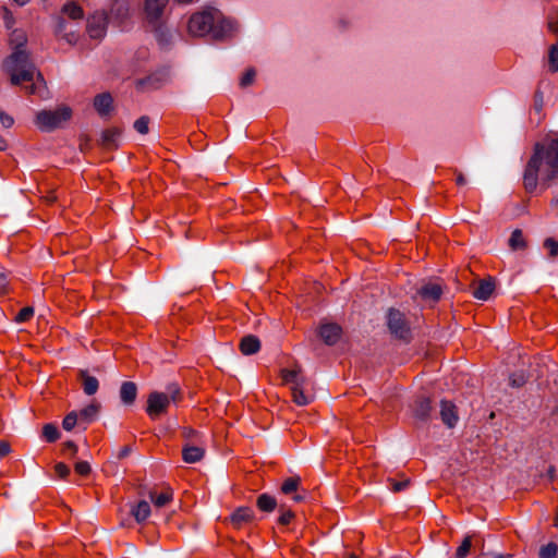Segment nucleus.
<instances>
[{
  "instance_id": "f257e3e1",
  "label": "nucleus",
  "mask_w": 558,
  "mask_h": 558,
  "mask_svg": "<svg viewBox=\"0 0 558 558\" xmlns=\"http://www.w3.org/2000/svg\"><path fill=\"white\" fill-rule=\"evenodd\" d=\"M9 40L12 53L3 61V70L10 76L11 83L20 85L23 82H31L32 84L26 86L27 93L45 97L46 82L25 49L27 43L25 32L14 29Z\"/></svg>"
},
{
  "instance_id": "f03ea898",
  "label": "nucleus",
  "mask_w": 558,
  "mask_h": 558,
  "mask_svg": "<svg viewBox=\"0 0 558 558\" xmlns=\"http://www.w3.org/2000/svg\"><path fill=\"white\" fill-rule=\"evenodd\" d=\"M558 177V138L537 143L524 172V186L532 192L537 181L550 182Z\"/></svg>"
},
{
  "instance_id": "7ed1b4c3",
  "label": "nucleus",
  "mask_w": 558,
  "mask_h": 558,
  "mask_svg": "<svg viewBox=\"0 0 558 558\" xmlns=\"http://www.w3.org/2000/svg\"><path fill=\"white\" fill-rule=\"evenodd\" d=\"M193 36H210L216 40L230 38L238 29L236 23L226 17L219 10L208 7L191 15L187 23Z\"/></svg>"
},
{
  "instance_id": "20e7f679",
  "label": "nucleus",
  "mask_w": 558,
  "mask_h": 558,
  "mask_svg": "<svg viewBox=\"0 0 558 558\" xmlns=\"http://www.w3.org/2000/svg\"><path fill=\"white\" fill-rule=\"evenodd\" d=\"M180 396V388L177 385H170L166 392L154 391L147 399V414L155 418L165 413L171 402H177Z\"/></svg>"
},
{
  "instance_id": "39448f33",
  "label": "nucleus",
  "mask_w": 558,
  "mask_h": 558,
  "mask_svg": "<svg viewBox=\"0 0 558 558\" xmlns=\"http://www.w3.org/2000/svg\"><path fill=\"white\" fill-rule=\"evenodd\" d=\"M282 380L290 385L293 401L298 405H306L312 401L313 396L306 393L307 384L299 369H283Z\"/></svg>"
},
{
  "instance_id": "423d86ee",
  "label": "nucleus",
  "mask_w": 558,
  "mask_h": 558,
  "mask_svg": "<svg viewBox=\"0 0 558 558\" xmlns=\"http://www.w3.org/2000/svg\"><path fill=\"white\" fill-rule=\"evenodd\" d=\"M72 116L68 106H60L53 110H41L36 114V125L41 131H51L62 126Z\"/></svg>"
},
{
  "instance_id": "0eeeda50",
  "label": "nucleus",
  "mask_w": 558,
  "mask_h": 558,
  "mask_svg": "<svg viewBox=\"0 0 558 558\" xmlns=\"http://www.w3.org/2000/svg\"><path fill=\"white\" fill-rule=\"evenodd\" d=\"M387 325L390 332L402 340H407L410 335V328L403 314L397 310H389L387 315Z\"/></svg>"
},
{
  "instance_id": "6e6552de",
  "label": "nucleus",
  "mask_w": 558,
  "mask_h": 558,
  "mask_svg": "<svg viewBox=\"0 0 558 558\" xmlns=\"http://www.w3.org/2000/svg\"><path fill=\"white\" fill-rule=\"evenodd\" d=\"M108 16L105 11H95L87 20V33L90 38L100 39L106 34Z\"/></svg>"
},
{
  "instance_id": "1a4fd4ad",
  "label": "nucleus",
  "mask_w": 558,
  "mask_h": 558,
  "mask_svg": "<svg viewBox=\"0 0 558 558\" xmlns=\"http://www.w3.org/2000/svg\"><path fill=\"white\" fill-rule=\"evenodd\" d=\"M144 16L146 22L153 27H157L161 24L163 12H165V3L163 2H145Z\"/></svg>"
},
{
  "instance_id": "9d476101",
  "label": "nucleus",
  "mask_w": 558,
  "mask_h": 558,
  "mask_svg": "<svg viewBox=\"0 0 558 558\" xmlns=\"http://www.w3.org/2000/svg\"><path fill=\"white\" fill-rule=\"evenodd\" d=\"M441 293V286L435 281L424 283L418 290V294L422 298V300L428 303L437 302L440 299Z\"/></svg>"
},
{
  "instance_id": "9b49d317",
  "label": "nucleus",
  "mask_w": 558,
  "mask_h": 558,
  "mask_svg": "<svg viewBox=\"0 0 558 558\" xmlns=\"http://www.w3.org/2000/svg\"><path fill=\"white\" fill-rule=\"evenodd\" d=\"M318 335L326 344L332 345L340 339L341 328L336 324L325 323L319 327Z\"/></svg>"
},
{
  "instance_id": "f8f14e48",
  "label": "nucleus",
  "mask_w": 558,
  "mask_h": 558,
  "mask_svg": "<svg viewBox=\"0 0 558 558\" xmlns=\"http://www.w3.org/2000/svg\"><path fill=\"white\" fill-rule=\"evenodd\" d=\"M440 417L448 427H453L458 422L456 405L449 401H441Z\"/></svg>"
},
{
  "instance_id": "ddd939ff",
  "label": "nucleus",
  "mask_w": 558,
  "mask_h": 558,
  "mask_svg": "<svg viewBox=\"0 0 558 558\" xmlns=\"http://www.w3.org/2000/svg\"><path fill=\"white\" fill-rule=\"evenodd\" d=\"M113 99L110 94L102 93L95 97L94 108L100 116H108L112 110Z\"/></svg>"
},
{
  "instance_id": "4468645a",
  "label": "nucleus",
  "mask_w": 558,
  "mask_h": 558,
  "mask_svg": "<svg viewBox=\"0 0 558 558\" xmlns=\"http://www.w3.org/2000/svg\"><path fill=\"white\" fill-rule=\"evenodd\" d=\"M205 450L195 445L186 444L182 449V458L186 463H196L204 457Z\"/></svg>"
},
{
  "instance_id": "2eb2a0df",
  "label": "nucleus",
  "mask_w": 558,
  "mask_h": 558,
  "mask_svg": "<svg viewBox=\"0 0 558 558\" xmlns=\"http://www.w3.org/2000/svg\"><path fill=\"white\" fill-rule=\"evenodd\" d=\"M254 518V511L248 507L238 508L231 515V522L234 526L240 527L244 523L250 522Z\"/></svg>"
},
{
  "instance_id": "dca6fc26",
  "label": "nucleus",
  "mask_w": 558,
  "mask_h": 558,
  "mask_svg": "<svg viewBox=\"0 0 558 558\" xmlns=\"http://www.w3.org/2000/svg\"><path fill=\"white\" fill-rule=\"evenodd\" d=\"M495 283L492 279L482 280L473 291V296L477 300L486 301L494 292Z\"/></svg>"
},
{
  "instance_id": "f3484780",
  "label": "nucleus",
  "mask_w": 558,
  "mask_h": 558,
  "mask_svg": "<svg viewBox=\"0 0 558 558\" xmlns=\"http://www.w3.org/2000/svg\"><path fill=\"white\" fill-rule=\"evenodd\" d=\"M80 377L85 395L93 396L99 388V381L96 377L88 375L87 371H81Z\"/></svg>"
},
{
  "instance_id": "a211bd4d",
  "label": "nucleus",
  "mask_w": 558,
  "mask_h": 558,
  "mask_svg": "<svg viewBox=\"0 0 558 558\" xmlns=\"http://www.w3.org/2000/svg\"><path fill=\"white\" fill-rule=\"evenodd\" d=\"M136 395H137V387L134 383L125 381L121 385L120 398L124 404H128V405L132 404L136 399Z\"/></svg>"
},
{
  "instance_id": "6ab92c4d",
  "label": "nucleus",
  "mask_w": 558,
  "mask_h": 558,
  "mask_svg": "<svg viewBox=\"0 0 558 558\" xmlns=\"http://www.w3.org/2000/svg\"><path fill=\"white\" fill-rule=\"evenodd\" d=\"M260 348V342L257 337L248 335L245 336L240 342V350L244 355L256 353Z\"/></svg>"
},
{
  "instance_id": "aec40b11",
  "label": "nucleus",
  "mask_w": 558,
  "mask_h": 558,
  "mask_svg": "<svg viewBox=\"0 0 558 558\" xmlns=\"http://www.w3.org/2000/svg\"><path fill=\"white\" fill-rule=\"evenodd\" d=\"M132 515L136 522H144L150 515V506L146 500H141L132 507Z\"/></svg>"
},
{
  "instance_id": "412c9836",
  "label": "nucleus",
  "mask_w": 558,
  "mask_h": 558,
  "mask_svg": "<svg viewBox=\"0 0 558 558\" xmlns=\"http://www.w3.org/2000/svg\"><path fill=\"white\" fill-rule=\"evenodd\" d=\"M98 411H99V404L93 402L90 404H88L87 407H85L84 409H82L80 411L78 414V417H80V424L81 423H84L85 425L93 422L97 414H98Z\"/></svg>"
},
{
  "instance_id": "4be33fe9",
  "label": "nucleus",
  "mask_w": 558,
  "mask_h": 558,
  "mask_svg": "<svg viewBox=\"0 0 558 558\" xmlns=\"http://www.w3.org/2000/svg\"><path fill=\"white\" fill-rule=\"evenodd\" d=\"M56 34L71 45L75 44L77 40L76 33L72 29L68 32L66 24L62 19L58 21L56 26Z\"/></svg>"
},
{
  "instance_id": "5701e85b",
  "label": "nucleus",
  "mask_w": 558,
  "mask_h": 558,
  "mask_svg": "<svg viewBox=\"0 0 558 558\" xmlns=\"http://www.w3.org/2000/svg\"><path fill=\"white\" fill-rule=\"evenodd\" d=\"M172 492L171 489H166L165 492H161L160 494H157L156 492L149 493V498L157 508L165 507L171 499H172Z\"/></svg>"
},
{
  "instance_id": "b1692460",
  "label": "nucleus",
  "mask_w": 558,
  "mask_h": 558,
  "mask_svg": "<svg viewBox=\"0 0 558 558\" xmlns=\"http://www.w3.org/2000/svg\"><path fill=\"white\" fill-rule=\"evenodd\" d=\"M430 400L428 398H420L415 405V416L420 420H426L430 412Z\"/></svg>"
},
{
  "instance_id": "393cba45",
  "label": "nucleus",
  "mask_w": 558,
  "mask_h": 558,
  "mask_svg": "<svg viewBox=\"0 0 558 558\" xmlns=\"http://www.w3.org/2000/svg\"><path fill=\"white\" fill-rule=\"evenodd\" d=\"M62 13L72 20L83 17V9L77 4V2H66L62 9Z\"/></svg>"
},
{
  "instance_id": "a878e982",
  "label": "nucleus",
  "mask_w": 558,
  "mask_h": 558,
  "mask_svg": "<svg viewBox=\"0 0 558 558\" xmlns=\"http://www.w3.org/2000/svg\"><path fill=\"white\" fill-rule=\"evenodd\" d=\"M257 506L262 511L270 512L276 506V499L267 494H262L257 499Z\"/></svg>"
},
{
  "instance_id": "bb28decb",
  "label": "nucleus",
  "mask_w": 558,
  "mask_h": 558,
  "mask_svg": "<svg viewBox=\"0 0 558 558\" xmlns=\"http://www.w3.org/2000/svg\"><path fill=\"white\" fill-rule=\"evenodd\" d=\"M509 246L513 251L523 250L525 247V241L522 234V231L519 229H515L510 239H509Z\"/></svg>"
},
{
  "instance_id": "cd10ccee",
  "label": "nucleus",
  "mask_w": 558,
  "mask_h": 558,
  "mask_svg": "<svg viewBox=\"0 0 558 558\" xmlns=\"http://www.w3.org/2000/svg\"><path fill=\"white\" fill-rule=\"evenodd\" d=\"M43 435L47 441L53 442L59 438L60 433L54 425L46 424L43 428Z\"/></svg>"
},
{
  "instance_id": "c85d7f7f",
  "label": "nucleus",
  "mask_w": 558,
  "mask_h": 558,
  "mask_svg": "<svg viewBox=\"0 0 558 558\" xmlns=\"http://www.w3.org/2000/svg\"><path fill=\"white\" fill-rule=\"evenodd\" d=\"M80 423V417L77 412H70L63 420L62 426L65 430L70 432L74 428V426Z\"/></svg>"
},
{
  "instance_id": "c756f323",
  "label": "nucleus",
  "mask_w": 558,
  "mask_h": 558,
  "mask_svg": "<svg viewBox=\"0 0 558 558\" xmlns=\"http://www.w3.org/2000/svg\"><path fill=\"white\" fill-rule=\"evenodd\" d=\"M557 555V545L554 543H548L547 545L541 547L539 557L541 558H556Z\"/></svg>"
},
{
  "instance_id": "7c9ffc66",
  "label": "nucleus",
  "mask_w": 558,
  "mask_h": 558,
  "mask_svg": "<svg viewBox=\"0 0 558 558\" xmlns=\"http://www.w3.org/2000/svg\"><path fill=\"white\" fill-rule=\"evenodd\" d=\"M298 486H299V478L289 477L283 482L281 490L284 494H291L298 489Z\"/></svg>"
},
{
  "instance_id": "2f4dec72",
  "label": "nucleus",
  "mask_w": 558,
  "mask_h": 558,
  "mask_svg": "<svg viewBox=\"0 0 558 558\" xmlns=\"http://www.w3.org/2000/svg\"><path fill=\"white\" fill-rule=\"evenodd\" d=\"M34 315V308L31 306L22 308L15 317L16 323L27 322Z\"/></svg>"
},
{
  "instance_id": "473e14b6",
  "label": "nucleus",
  "mask_w": 558,
  "mask_h": 558,
  "mask_svg": "<svg viewBox=\"0 0 558 558\" xmlns=\"http://www.w3.org/2000/svg\"><path fill=\"white\" fill-rule=\"evenodd\" d=\"M148 118L141 117L134 122V129L141 134H146L148 132Z\"/></svg>"
},
{
  "instance_id": "72a5a7b5",
  "label": "nucleus",
  "mask_w": 558,
  "mask_h": 558,
  "mask_svg": "<svg viewBox=\"0 0 558 558\" xmlns=\"http://www.w3.org/2000/svg\"><path fill=\"white\" fill-rule=\"evenodd\" d=\"M471 545H472L471 538L465 537L464 541L462 542V544L457 549V557L464 558L468 555V553L471 548Z\"/></svg>"
},
{
  "instance_id": "f704fd0d",
  "label": "nucleus",
  "mask_w": 558,
  "mask_h": 558,
  "mask_svg": "<svg viewBox=\"0 0 558 558\" xmlns=\"http://www.w3.org/2000/svg\"><path fill=\"white\" fill-rule=\"evenodd\" d=\"M255 71L254 70H247L241 77L240 84L242 87H246L251 85L255 78Z\"/></svg>"
},
{
  "instance_id": "c9c22d12",
  "label": "nucleus",
  "mask_w": 558,
  "mask_h": 558,
  "mask_svg": "<svg viewBox=\"0 0 558 558\" xmlns=\"http://www.w3.org/2000/svg\"><path fill=\"white\" fill-rule=\"evenodd\" d=\"M119 136V132L118 131H114V130H109V131H106L104 134H102V140L106 144L108 145H112L114 144L116 142V137Z\"/></svg>"
},
{
  "instance_id": "e433bc0d",
  "label": "nucleus",
  "mask_w": 558,
  "mask_h": 558,
  "mask_svg": "<svg viewBox=\"0 0 558 558\" xmlns=\"http://www.w3.org/2000/svg\"><path fill=\"white\" fill-rule=\"evenodd\" d=\"M54 471L59 477L65 478L70 474V469L66 464L59 462L54 466Z\"/></svg>"
},
{
  "instance_id": "4c0bfd02",
  "label": "nucleus",
  "mask_w": 558,
  "mask_h": 558,
  "mask_svg": "<svg viewBox=\"0 0 558 558\" xmlns=\"http://www.w3.org/2000/svg\"><path fill=\"white\" fill-rule=\"evenodd\" d=\"M75 471L80 475H87L90 472V465L86 461H80L75 464Z\"/></svg>"
},
{
  "instance_id": "58836bf2",
  "label": "nucleus",
  "mask_w": 558,
  "mask_h": 558,
  "mask_svg": "<svg viewBox=\"0 0 558 558\" xmlns=\"http://www.w3.org/2000/svg\"><path fill=\"white\" fill-rule=\"evenodd\" d=\"M544 246L549 250L551 256L558 254V242L553 239H546L544 242Z\"/></svg>"
},
{
  "instance_id": "ea45409f",
  "label": "nucleus",
  "mask_w": 558,
  "mask_h": 558,
  "mask_svg": "<svg viewBox=\"0 0 558 558\" xmlns=\"http://www.w3.org/2000/svg\"><path fill=\"white\" fill-rule=\"evenodd\" d=\"M2 11H3L4 24H5L7 28H11L14 25L12 12L5 7L2 8Z\"/></svg>"
},
{
  "instance_id": "a19ab883",
  "label": "nucleus",
  "mask_w": 558,
  "mask_h": 558,
  "mask_svg": "<svg viewBox=\"0 0 558 558\" xmlns=\"http://www.w3.org/2000/svg\"><path fill=\"white\" fill-rule=\"evenodd\" d=\"M0 122L3 125V128L9 129L13 125L14 120L11 116H9L0 110Z\"/></svg>"
},
{
  "instance_id": "79ce46f5",
  "label": "nucleus",
  "mask_w": 558,
  "mask_h": 558,
  "mask_svg": "<svg viewBox=\"0 0 558 558\" xmlns=\"http://www.w3.org/2000/svg\"><path fill=\"white\" fill-rule=\"evenodd\" d=\"M510 383L513 387H521L525 383V376L523 374L512 375L510 377Z\"/></svg>"
},
{
  "instance_id": "37998d69",
  "label": "nucleus",
  "mask_w": 558,
  "mask_h": 558,
  "mask_svg": "<svg viewBox=\"0 0 558 558\" xmlns=\"http://www.w3.org/2000/svg\"><path fill=\"white\" fill-rule=\"evenodd\" d=\"M293 519V513L290 510L283 511L279 517V523L282 525H287Z\"/></svg>"
},
{
  "instance_id": "c03bdc74",
  "label": "nucleus",
  "mask_w": 558,
  "mask_h": 558,
  "mask_svg": "<svg viewBox=\"0 0 558 558\" xmlns=\"http://www.w3.org/2000/svg\"><path fill=\"white\" fill-rule=\"evenodd\" d=\"M9 280L5 274H0V295L7 292Z\"/></svg>"
},
{
  "instance_id": "a18cd8bd",
  "label": "nucleus",
  "mask_w": 558,
  "mask_h": 558,
  "mask_svg": "<svg viewBox=\"0 0 558 558\" xmlns=\"http://www.w3.org/2000/svg\"><path fill=\"white\" fill-rule=\"evenodd\" d=\"M10 452V446L7 442H0V457H4Z\"/></svg>"
},
{
  "instance_id": "49530a36",
  "label": "nucleus",
  "mask_w": 558,
  "mask_h": 558,
  "mask_svg": "<svg viewBox=\"0 0 558 558\" xmlns=\"http://www.w3.org/2000/svg\"><path fill=\"white\" fill-rule=\"evenodd\" d=\"M543 106V95L541 93H536L535 95V108L536 110H541Z\"/></svg>"
},
{
  "instance_id": "de8ad7c7",
  "label": "nucleus",
  "mask_w": 558,
  "mask_h": 558,
  "mask_svg": "<svg viewBox=\"0 0 558 558\" xmlns=\"http://www.w3.org/2000/svg\"><path fill=\"white\" fill-rule=\"evenodd\" d=\"M64 449L65 450H71L72 453H75L77 451V447H76V445L73 441H66L64 444Z\"/></svg>"
},
{
  "instance_id": "09e8293b",
  "label": "nucleus",
  "mask_w": 558,
  "mask_h": 558,
  "mask_svg": "<svg viewBox=\"0 0 558 558\" xmlns=\"http://www.w3.org/2000/svg\"><path fill=\"white\" fill-rule=\"evenodd\" d=\"M407 485H408L407 482H396V483H393V490L400 492V490L404 489L407 487Z\"/></svg>"
},
{
  "instance_id": "8fccbe9b",
  "label": "nucleus",
  "mask_w": 558,
  "mask_h": 558,
  "mask_svg": "<svg viewBox=\"0 0 558 558\" xmlns=\"http://www.w3.org/2000/svg\"><path fill=\"white\" fill-rule=\"evenodd\" d=\"M456 182L459 186H462V185L466 184V179L464 178L463 174L460 173L457 175Z\"/></svg>"
},
{
  "instance_id": "3c124183",
  "label": "nucleus",
  "mask_w": 558,
  "mask_h": 558,
  "mask_svg": "<svg viewBox=\"0 0 558 558\" xmlns=\"http://www.w3.org/2000/svg\"><path fill=\"white\" fill-rule=\"evenodd\" d=\"M197 435V432L196 430H193V429H185L184 430V436L190 439V438H193Z\"/></svg>"
},
{
  "instance_id": "603ef678",
  "label": "nucleus",
  "mask_w": 558,
  "mask_h": 558,
  "mask_svg": "<svg viewBox=\"0 0 558 558\" xmlns=\"http://www.w3.org/2000/svg\"><path fill=\"white\" fill-rule=\"evenodd\" d=\"M7 147V143L2 136H0V150H4Z\"/></svg>"
},
{
  "instance_id": "864d4df0",
  "label": "nucleus",
  "mask_w": 558,
  "mask_h": 558,
  "mask_svg": "<svg viewBox=\"0 0 558 558\" xmlns=\"http://www.w3.org/2000/svg\"><path fill=\"white\" fill-rule=\"evenodd\" d=\"M154 76L148 77V83L151 85L153 88H158L160 84L153 83Z\"/></svg>"
},
{
  "instance_id": "5fc2aeb1",
  "label": "nucleus",
  "mask_w": 558,
  "mask_h": 558,
  "mask_svg": "<svg viewBox=\"0 0 558 558\" xmlns=\"http://www.w3.org/2000/svg\"><path fill=\"white\" fill-rule=\"evenodd\" d=\"M551 204L555 206V208L558 210V196L553 199Z\"/></svg>"
},
{
  "instance_id": "6e6d98bb",
  "label": "nucleus",
  "mask_w": 558,
  "mask_h": 558,
  "mask_svg": "<svg viewBox=\"0 0 558 558\" xmlns=\"http://www.w3.org/2000/svg\"><path fill=\"white\" fill-rule=\"evenodd\" d=\"M126 454H128V449L125 448V449H123V450H122V452H121V457H124V456H126Z\"/></svg>"
},
{
  "instance_id": "4d7b16f0",
  "label": "nucleus",
  "mask_w": 558,
  "mask_h": 558,
  "mask_svg": "<svg viewBox=\"0 0 558 558\" xmlns=\"http://www.w3.org/2000/svg\"><path fill=\"white\" fill-rule=\"evenodd\" d=\"M124 3H125V2H116V4H119L118 10H120Z\"/></svg>"
},
{
  "instance_id": "13d9d810",
  "label": "nucleus",
  "mask_w": 558,
  "mask_h": 558,
  "mask_svg": "<svg viewBox=\"0 0 558 558\" xmlns=\"http://www.w3.org/2000/svg\"><path fill=\"white\" fill-rule=\"evenodd\" d=\"M293 499H294L295 501H299V500H301V497H300V496H294V497H293Z\"/></svg>"
},
{
  "instance_id": "bf43d9fd",
  "label": "nucleus",
  "mask_w": 558,
  "mask_h": 558,
  "mask_svg": "<svg viewBox=\"0 0 558 558\" xmlns=\"http://www.w3.org/2000/svg\"><path fill=\"white\" fill-rule=\"evenodd\" d=\"M553 472H554V470H553V469H549V475H550V478L553 477Z\"/></svg>"
},
{
  "instance_id": "052dcab7",
  "label": "nucleus",
  "mask_w": 558,
  "mask_h": 558,
  "mask_svg": "<svg viewBox=\"0 0 558 558\" xmlns=\"http://www.w3.org/2000/svg\"><path fill=\"white\" fill-rule=\"evenodd\" d=\"M350 558H356V557L352 556V557H350Z\"/></svg>"
}]
</instances>
